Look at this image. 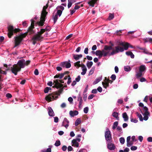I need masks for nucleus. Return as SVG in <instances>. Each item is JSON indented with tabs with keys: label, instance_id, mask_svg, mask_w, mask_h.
Segmentation results:
<instances>
[{
	"label": "nucleus",
	"instance_id": "dca6fc26",
	"mask_svg": "<svg viewBox=\"0 0 152 152\" xmlns=\"http://www.w3.org/2000/svg\"><path fill=\"white\" fill-rule=\"evenodd\" d=\"M104 82H103L102 83V85L103 86V87L104 88H106L107 87H108L109 86V81H111V84L113 82V81L111 80H110L108 79H107L106 77H105V80H104Z\"/></svg>",
	"mask_w": 152,
	"mask_h": 152
},
{
	"label": "nucleus",
	"instance_id": "c85d7f7f",
	"mask_svg": "<svg viewBox=\"0 0 152 152\" xmlns=\"http://www.w3.org/2000/svg\"><path fill=\"white\" fill-rule=\"evenodd\" d=\"M122 117L125 121H127L128 120V117L126 113H124L122 114Z\"/></svg>",
	"mask_w": 152,
	"mask_h": 152
},
{
	"label": "nucleus",
	"instance_id": "6e6d98bb",
	"mask_svg": "<svg viewBox=\"0 0 152 152\" xmlns=\"http://www.w3.org/2000/svg\"><path fill=\"white\" fill-rule=\"evenodd\" d=\"M137 147L136 146H132L131 148V150L132 151H135L137 149Z\"/></svg>",
	"mask_w": 152,
	"mask_h": 152
},
{
	"label": "nucleus",
	"instance_id": "6e6552de",
	"mask_svg": "<svg viewBox=\"0 0 152 152\" xmlns=\"http://www.w3.org/2000/svg\"><path fill=\"white\" fill-rule=\"evenodd\" d=\"M104 136L106 142H112V137L110 131L109 129L107 128L105 132Z\"/></svg>",
	"mask_w": 152,
	"mask_h": 152
},
{
	"label": "nucleus",
	"instance_id": "9d476101",
	"mask_svg": "<svg viewBox=\"0 0 152 152\" xmlns=\"http://www.w3.org/2000/svg\"><path fill=\"white\" fill-rule=\"evenodd\" d=\"M10 69L12 72L15 75H16L17 74V73L21 70L20 68H19L16 64H14L12 66H11Z\"/></svg>",
	"mask_w": 152,
	"mask_h": 152
},
{
	"label": "nucleus",
	"instance_id": "2eb2a0df",
	"mask_svg": "<svg viewBox=\"0 0 152 152\" xmlns=\"http://www.w3.org/2000/svg\"><path fill=\"white\" fill-rule=\"evenodd\" d=\"M22 38L19 37H15V46L14 48H15L18 45L22 40Z\"/></svg>",
	"mask_w": 152,
	"mask_h": 152
},
{
	"label": "nucleus",
	"instance_id": "bf43d9fd",
	"mask_svg": "<svg viewBox=\"0 0 152 152\" xmlns=\"http://www.w3.org/2000/svg\"><path fill=\"white\" fill-rule=\"evenodd\" d=\"M78 152H87V150L85 149H81Z\"/></svg>",
	"mask_w": 152,
	"mask_h": 152
},
{
	"label": "nucleus",
	"instance_id": "e433bc0d",
	"mask_svg": "<svg viewBox=\"0 0 152 152\" xmlns=\"http://www.w3.org/2000/svg\"><path fill=\"white\" fill-rule=\"evenodd\" d=\"M118 122L115 121L114 122L113 124L112 129L113 130L115 129L116 128H117V127L118 126Z\"/></svg>",
	"mask_w": 152,
	"mask_h": 152
},
{
	"label": "nucleus",
	"instance_id": "f704fd0d",
	"mask_svg": "<svg viewBox=\"0 0 152 152\" xmlns=\"http://www.w3.org/2000/svg\"><path fill=\"white\" fill-rule=\"evenodd\" d=\"M102 78L101 77H99L98 78H96L95 80L93 82V84L95 85L98 83L101 80Z\"/></svg>",
	"mask_w": 152,
	"mask_h": 152
},
{
	"label": "nucleus",
	"instance_id": "f03ea898",
	"mask_svg": "<svg viewBox=\"0 0 152 152\" xmlns=\"http://www.w3.org/2000/svg\"><path fill=\"white\" fill-rule=\"evenodd\" d=\"M46 29H41L40 31L37 32V34L34 35L31 38L33 44L34 45L37 43V42L41 40L43 38L42 35L45 32Z\"/></svg>",
	"mask_w": 152,
	"mask_h": 152
},
{
	"label": "nucleus",
	"instance_id": "69168bd1",
	"mask_svg": "<svg viewBox=\"0 0 152 152\" xmlns=\"http://www.w3.org/2000/svg\"><path fill=\"white\" fill-rule=\"evenodd\" d=\"M138 139L140 142L142 141L143 137L142 136H139L138 137Z\"/></svg>",
	"mask_w": 152,
	"mask_h": 152
},
{
	"label": "nucleus",
	"instance_id": "bb28decb",
	"mask_svg": "<svg viewBox=\"0 0 152 152\" xmlns=\"http://www.w3.org/2000/svg\"><path fill=\"white\" fill-rule=\"evenodd\" d=\"M126 54L128 56H130L131 58H134V56L131 51H126Z\"/></svg>",
	"mask_w": 152,
	"mask_h": 152
},
{
	"label": "nucleus",
	"instance_id": "338daca9",
	"mask_svg": "<svg viewBox=\"0 0 152 152\" xmlns=\"http://www.w3.org/2000/svg\"><path fill=\"white\" fill-rule=\"evenodd\" d=\"M146 79L143 77H142L140 79V82H145L146 81Z\"/></svg>",
	"mask_w": 152,
	"mask_h": 152
},
{
	"label": "nucleus",
	"instance_id": "774afa93",
	"mask_svg": "<svg viewBox=\"0 0 152 152\" xmlns=\"http://www.w3.org/2000/svg\"><path fill=\"white\" fill-rule=\"evenodd\" d=\"M6 97H7V98H11L12 97V95H11V94H10V93L7 94H6Z\"/></svg>",
	"mask_w": 152,
	"mask_h": 152
},
{
	"label": "nucleus",
	"instance_id": "37998d69",
	"mask_svg": "<svg viewBox=\"0 0 152 152\" xmlns=\"http://www.w3.org/2000/svg\"><path fill=\"white\" fill-rule=\"evenodd\" d=\"M124 70L126 72H129L130 71V67L129 66H125L124 67Z\"/></svg>",
	"mask_w": 152,
	"mask_h": 152
},
{
	"label": "nucleus",
	"instance_id": "603ef678",
	"mask_svg": "<svg viewBox=\"0 0 152 152\" xmlns=\"http://www.w3.org/2000/svg\"><path fill=\"white\" fill-rule=\"evenodd\" d=\"M110 78L114 81L116 79V76L115 74H113L111 75Z\"/></svg>",
	"mask_w": 152,
	"mask_h": 152
},
{
	"label": "nucleus",
	"instance_id": "5fc2aeb1",
	"mask_svg": "<svg viewBox=\"0 0 152 152\" xmlns=\"http://www.w3.org/2000/svg\"><path fill=\"white\" fill-rule=\"evenodd\" d=\"M68 101L69 102L70 104H72L73 102V99L71 97H69L68 99Z\"/></svg>",
	"mask_w": 152,
	"mask_h": 152
},
{
	"label": "nucleus",
	"instance_id": "052dcab7",
	"mask_svg": "<svg viewBox=\"0 0 152 152\" xmlns=\"http://www.w3.org/2000/svg\"><path fill=\"white\" fill-rule=\"evenodd\" d=\"M54 122L55 123H57L58 121V118L57 117H54Z\"/></svg>",
	"mask_w": 152,
	"mask_h": 152
},
{
	"label": "nucleus",
	"instance_id": "680f3d73",
	"mask_svg": "<svg viewBox=\"0 0 152 152\" xmlns=\"http://www.w3.org/2000/svg\"><path fill=\"white\" fill-rule=\"evenodd\" d=\"M66 74V73L64 72V73H61L60 75H59V79H61L64 76V75Z\"/></svg>",
	"mask_w": 152,
	"mask_h": 152
},
{
	"label": "nucleus",
	"instance_id": "ddd939ff",
	"mask_svg": "<svg viewBox=\"0 0 152 152\" xmlns=\"http://www.w3.org/2000/svg\"><path fill=\"white\" fill-rule=\"evenodd\" d=\"M70 61L69 60L68 61H64L61 62L60 64V65L63 67H66V68H69L71 66L70 64Z\"/></svg>",
	"mask_w": 152,
	"mask_h": 152
},
{
	"label": "nucleus",
	"instance_id": "39448f33",
	"mask_svg": "<svg viewBox=\"0 0 152 152\" xmlns=\"http://www.w3.org/2000/svg\"><path fill=\"white\" fill-rule=\"evenodd\" d=\"M30 63V61L29 60L26 61L24 59H21L18 61L17 64L21 69L24 68L26 66L28 65Z\"/></svg>",
	"mask_w": 152,
	"mask_h": 152
},
{
	"label": "nucleus",
	"instance_id": "a19ab883",
	"mask_svg": "<svg viewBox=\"0 0 152 152\" xmlns=\"http://www.w3.org/2000/svg\"><path fill=\"white\" fill-rule=\"evenodd\" d=\"M119 140L121 144H123L125 142V139L123 137H121L120 138Z\"/></svg>",
	"mask_w": 152,
	"mask_h": 152
},
{
	"label": "nucleus",
	"instance_id": "cd10ccee",
	"mask_svg": "<svg viewBox=\"0 0 152 152\" xmlns=\"http://www.w3.org/2000/svg\"><path fill=\"white\" fill-rule=\"evenodd\" d=\"M143 40L145 43L149 42L151 43H152V38H146L143 39Z\"/></svg>",
	"mask_w": 152,
	"mask_h": 152
},
{
	"label": "nucleus",
	"instance_id": "8fccbe9b",
	"mask_svg": "<svg viewBox=\"0 0 152 152\" xmlns=\"http://www.w3.org/2000/svg\"><path fill=\"white\" fill-rule=\"evenodd\" d=\"M54 23H55L58 19V15H55L53 18Z\"/></svg>",
	"mask_w": 152,
	"mask_h": 152
},
{
	"label": "nucleus",
	"instance_id": "393cba45",
	"mask_svg": "<svg viewBox=\"0 0 152 152\" xmlns=\"http://www.w3.org/2000/svg\"><path fill=\"white\" fill-rule=\"evenodd\" d=\"M97 0H91L88 2V4H89L90 6L94 7V4L96 2Z\"/></svg>",
	"mask_w": 152,
	"mask_h": 152
},
{
	"label": "nucleus",
	"instance_id": "f257e3e1",
	"mask_svg": "<svg viewBox=\"0 0 152 152\" xmlns=\"http://www.w3.org/2000/svg\"><path fill=\"white\" fill-rule=\"evenodd\" d=\"M123 52V49L119 45L115 46L114 49H113L112 47L106 45L104 46V49L103 50L104 57L107 56H113L119 52Z\"/></svg>",
	"mask_w": 152,
	"mask_h": 152
},
{
	"label": "nucleus",
	"instance_id": "7c9ffc66",
	"mask_svg": "<svg viewBox=\"0 0 152 152\" xmlns=\"http://www.w3.org/2000/svg\"><path fill=\"white\" fill-rule=\"evenodd\" d=\"M112 115L114 117L116 118V119L118 120V113L115 112H113L112 113Z\"/></svg>",
	"mask_w": 152,
	"mask_h": 152
},
{
	"label": "nucleus",
	"instance_id": "4d7b16f0",
	"mask_svg": "<svg viewBox=\"0 0 152 152\" xmlns=\"http://www.w3.org/2000/svg\"><path fill=\"white\" fill-rule=\"evenodd\" d=\"M88 85H87L86 86V88H85L83 93H86V92L88 90Z\"/></svg>",
	"mask_w": 152,
	"mask_h": 152
},
{
	"label": "nucleus",
	"instance_id": "0e129e2a",
	"mask_svg": "<svg viewBox=\"0 0 152 152\" xmlns=\"http://www.w3.org/2000/svg\"><path fill=\"white\" fill-rule=\"evenodd\" d=\"M72 36H73L72 34H70L69 35H68V36H67L66 37V39H67V40L71 38V37H72Z\"/></svg>",
	"mask_w": 152,
	"mask_h": 152
},
{
	"label": "nucleus",
	"instance_id": "13d9d810",
	"mask_svg": "<svg viewBox=\"0 0 152 152\" xmlns=\"http://www.w3.org/2000/svg\"><path fill=\"white\" fill-rule=\"evenodd\" d=\"M80 75H78L76 78L75 81L77 82H78L80 81Z\"/></svg>",
	"mask_w": 152,
	"mask_h": 152
},
{
	"label": "nucleus",
	"instance_id": "a211bd4d",
	"mask_svg": "<svg viewBox=\"0 0 152 152\" xmlns=\"http://www.w3.org/2000/svg\"><path fill=\"white\" fill-rule=\"evenodd\" d=\"M69 121L66 118H65L62 122V126L67 129L69 126Z\"/></svg>",
	"mask_w": 152,
	"mask_h": 152
},
{
	"label": "nucleus",
	"instance_id": "3c124183",
	"mask_svg": "<svg viewBox=\"0 0 152 152\" xmlns=\"http://www.w3.org/2000/svg\"><path fill=\"white\" fill-rule=\"evenodd\" d=\"M132 144V143L130 141H128V142H127V146L128 147H130Z\"/></svg>",
	"mask_w": 152,
	"mask_h": 152
},
{
	"label": "nucleus",
	"instance_id": "09e8293b",
	"mask_svg": "<svg viewBox=\"0 0 152 152\" xmlns=\"http://www.w3.org/2000/svg\"><path fill=\"white\" fill-rule=\"evenodd\" d=\"M87 93H84L83 94V99L84 101H86L87 99Z\"/></svg>",
	"mask_w": 152,
	"mask_h": 152
},
{
	"label": "nucleus",
	"instance_id": "0eeeda50",
	"mask_svg": "<svg viewBox=\"0 0 152 152\" xmlns=\"http://www.w3.org/2000/svg\"><path fill=\"white\" fill-rule=\"evenodd\" d=\"M8 35L9 38H11L14 33H17L19 29L18 28L14 29L12 26H10L8 28Z\"/></svg>",
	"mask_w": 152,
	"mask_h": 152
},
{
	"label": "nucleus",
	"instance_id": "4c0bfd02",
	"mask_svg": "<svg viewBox=\"0 0 152 152\" xmlns=\"http://www.w3.org/2000/svg\"><path fill=\"white\" fill-rule=\"evenodd\" d=\"M81 123V120L80 118L77 119L75 122V125L77 126L79 124Z\"/></svg>",
	"mask_w": 152,
	"mask_h": 152
},
{
	"label": "nucleus",
	"instance_id": "c756f323",
	"mask_svg": "<svg viewBox=\"0 0 152 152\" xmlns=\"http://www.w3.org/2000/svg\"><path fill=\"white\" fill-rule=\"evenodd\" d=\"M49 148H48L46 150L44 149L41 150V152H51V146H49Z\"/></svg>",
	"mask_w": 152,
	"mask_h": 152
},
{
	"label": "nucleus",
	"instance_id": "473e14b6",
	"mask_svg": "<svg viewBox=\"0 0 152 152\" xmlns=\"http://www.w3.org/2000/svg\"><path fill=\"white\" fill-rule=\"evenodd\" d=\"M137 116L139 118L140 120L141 121H143L144 120L143 118L142 115L139 113L137 112L136 113Z\"/></svg>",
	"mask_w": 152,
	"mask_h": 152
},
{
	"label": "nucleus",
	"instance_id": "5701e85b",
	"mask_svg": "<svg viewBox=\"0 0 152 152\" xmlns=\"http://www.w3.org/2000/svg\"><path fill=\"white\" fill-rule=\"evenodd\" d=\"M73 57V58L76 61L79 60L80 58L82 57V54H72Z\"/></svg>",
	"mask_w": 152,
	"mask_h": 152
},
{
	"label": "nucleus",
	"instance_id": "864d4df0",
	"mask_svg": "<svg viewBox=\"0 0 152 152\" xmlns=\"http://www.w3.org/2000/svg\"><path fill=\"white\" fill-rule=\"evenodd\" d=\"M71 78L70 76H68V81L67 82V84L68 85H69L71 82Z\"/></svg>",
	"mask_w": 152,
	"mask_h": 152
},
{
	"label": "nucleus",
	"instance_id": "2f4dec72",
	"mask_svg": "<svg viewBox=\"0 0 152 152\" xmlns=\"http://www.w3.org/2000/svg\"><path fill=\"white\" fill-rule=\"evenodd\" d=\"M116 130L117 131L120 132V134L118 135V136L119 137L121 136V134L123 133L122 129L121 127L120 126H118L116 128Z\"/></svg>",
	"mask_w": 152,
	"mask_h": 152
},
{
	"label": "nucleus",
	"instance_id": "ea45409f",
	"mask_svg": "<svg viewBox=\"0 0 152 152\" xmlns=\"http://www.w3.org/2000/svg\"><path fill=\"white\" fill-rule=\"evenodd\" d=\"M130 121L132 122L137 123L138 122V120L136 119V118H133L132 115L130 116Z\"/></svg>",
	"mask_w": 152,
	"mask_h": 152
},
{
	"label": "nucleus",
	"instance_id": "412c9836",
	"mask_svg": "<svg viewBox=\"0 0 152 152\" xmlns=\"http://www.w3.org/2000/svg\"><path fill=\"white\" fill-rule=\"evenodd\" d=\"M53 83H55V86L57 88H60L62 86L61 84L60 83L59 80H55L54 81Z\"/></svg>",
	"mask_w": 152,
	"mask_h": 152
},
{
	"label": "nucleus",
	"instance_id": "4468645a",
	"mask_svg": "<svg viewBox=\"0 0 152 152\" xmlns=\"http://www.w3.org/2000/svg\"><path fill=\"white\" fill-rule=\"evenodd\" d=\"M31 24L30 27H29L28 29V31L30 33V34H32L34 33V30L33 29L34 28V19H32L31 20Z\"/></svg>",
	"mask_w": 152,
	"mask_h": 152
},
{
	"label": "nucleus",
	"instance_id": "c03bdc74",
	"mask_svg": "<svg viewBox=\"0 0 152 152\" xmlns=\"http://www.w3.org/2000/svg\"><path fill=\"white\" fill-rule=\"evenodd\" d=\"M114 17V15L111 13H110L108 17V20H111L113 19Z\"/></svg>",
	"mask_w": 152,
	"mask_h": 152
},
{
	"label": "nucleus",
	"instance_id": "58836bf2",
	"mask_svg": "<svg viewBox=\"0 0 152 152\" xmlns=\"http://www.w3.org/2000/svg\"><path fill=\"white\" fill-rule=\"evenodd\" d=\"M74 3L72 0H68V7L69 8L72 5V4Z\"/></svg>",
	"mask_w": 152,
	"mask_h": 152
},
{
	"label": "nucleus",
	"instance_id": "aec40b11",
	"mask_svg": "<svg viewBox=\"0 0 152 152\" xmlns=\"http://www.w3.org/2000/svg\"><path fill=\"white\" fill-rule=\"evenodd\" d=\"M81 65L82 71L81 72V75H84L86 74L87 71V69L85 65L84 64H82Z\"/></svg>",
	"mask_w": 152,
	"mask_h": 152
},
{
	"label": "nucleus",
	"instance_id": "de8ad7c7",
	"mask_svg": "<svg viewBox=\"0 0 152 152\" xmlns=\"http://www.w3.org/2000/svg\"><path fill=\"white\" fill-rule=\"evenodd\" d=\"M88 107H86L84 108L83 109V111L85 113L87 114L88 113Z\"/></svg>",
	"mask_w": 152,
	"mask_h": 152
},
{
	"label": "nucleus",
	"instance_id": "a18cd8bd",
	"mask_svg": "<svg viewBox=\"0 0 152 152\" xmlns=\"http://www.w3.org/2000/svg\"><path fill=\"white\" fill-rule=\"evenodd\" d=\"M51 90V88H50L48 87H46L45 89L44 92L45 93H48V92L49 91V90Z\"/></svg>",
	"mask_w": 152,
	"mask_h": 152
},
{
	"label": "nucleus",
	"instance_id": "f8f14e48",
	"mask_svg": "<svg viewBox=\"0 0 152 152\" xmlns=\"http://www.w3.org/2000/svg\"><path fill=\"white\" fill-rule=\"evenodd\" d=\"M56 9L57 10V11L56 15H58L59 17H60L63 11L64 10V7L61 5L58 6L56 7Z\"/></svg>",
	"mask_w": 152,
	"mask_h": 152
},
{
	"label": "nucleus",
	"instance_id": "9b49d317",
	"mask_svg": "<svg viewBox=\"0 0 152 152\" xmlns=\"http://www.w3.org/2000/svg\"><path fill=\"white\" fill-rule=\"evenodd\" d=\"M119 45L122 46L124 47H121L123 49V52L124 50H127L129 47L132 48H134V47L132 45H131L128 42H121L119 43Z\"/></svg>",
	"mask_w": 152,
	"mask_h": 152
},
{
	"label": "nucleus",
	"instance_id": "a878e982",
	"mask_svg": "<svg viewBox=\"0 0 152 152\" xmlns=\"http://www.w3.org/2000/svg\"><path fill=\"white\" fill-rule=\"evenodd\" d=\"M82 64H80V61H77L74 63V66L77 69H78L80 67H81Z\"/></svg>",
	"mask_w": 152,
	"mask_h": 152
},
{
	"label": "nucleus",
	"instance_id": "423d86ee",
	"mask_svg": "<svg viewBox=\"0 0 152 152\" xmlns=\"http://www.w3.org/2000/svg\"><path fill=\"white\" fill-rule=\"evenodd\" d=\"M146 69V67L145 65H141L139 68V71L137 72L136 74V77L138 78L141 77L143 73L145 72Z\"/></svg>",
	"mask_w": 152,
	"mask_h": 152
},
{
	"label": "nucleus",
	"instance_id": "e2e57ef3",
	"mask_svg": "<svg viewBox=\"0 0 152 152\" xmlns=\"http://www.w3.org/2000/svg\"><path fill=\"white\" fill-rule=\"evenodd\" d=\"M97 91H98L99 92L101 93L102 91V88L100 86H99L97 88Z\"/></svg>",
	"mask_w": 152,
	"mask_h": 152
},
{
	"label": "nucleus",
	"instance_id": "b1692460",
	"mask_svg": "<svg viewBox=\"0 0 152 152\" xmlns=\"http://www.w3.org/2000/svg\"><path fill=\"white\" fill-rule=\"evenodd\" d=\"M95 54L96 56H99L100 57L102 56H104V53L103 52V50L102 51L97 50L96 51Z\"/></svg>",
	"mask_w": 152,
	"mask_h": 152
},
{
	"label": "nucleus",
	"instance_id": "4be33fe9",
	"mask_svg": "<svg viewBox=\"0 0 152 152\" xmlns=\"http://www.w3.org/2000/svg\"><path fill=\"white\" fill-rule=\"evenodd\" d=\"M69 114L71 117H74L78 114V112L76 110L74 111L71 110L69 111Z\"/></svg>",
	"mask_w": 152,
	"mask_h": 152
},
{
	"label": "nucleus",
	"instance_id": "20e7f679",
	"mask_svg": "<svg viewBox=\"0 0 152 152\" xmlns=\"http://www.w3.org/2000/svg\"><path fill=\"white\" fill-rule=\"evenodd\" d=\"M48 7V5L44 6L42 10V11L41 17L40 18V20L39 22V25L41 26H42L44 24V23L45 21V18L48 12L46 11V9Z\"/></svg>",
	"mask_w": 152,
	"mask_h": 152
},
{
	"label": "nucleus",
	"instance_id": "1a4fd4ad",
	"mask_svg": "<svg viewBox=\"0 0 152 152\" xmlns=\"http://www.w3.org/2000/svg\"><path fill=\"white\" fill-rule=\"evenodd\" d=\"M58 98L57 94H56L53 93L50 94L47 96L45 97V99L47 101L50 102L53 100L56 99Z\"/></svg>",
	"mask_w": 152,
	"mask_h": 152
},
{
	"label": "nucleus",
	"instance_id": "7ed1b4c3",
	"mask_svg": "<svg viewBox=\"0 0 152 152\" xmlns=\"http://www.w3.org/2000/svg\"><path fill=\"white\" fill-rule=\"evenodd\" d=\"M139 105L140 107H142V110L141 111V112L144 116V120H147L149 116L150 115V113L148 111V108L146 106H144L143 104L141 102L139 103Z\"/></svg>",
	"mask_w": 152,
	"mask_h": 152
},
{
	"label": "nucleus",
	"instance_id": "6ab92c4d",
	"mask_svg": "<svg viewBox=\"0 0 152 152\" xmlns=\"http://www.w3.org/2000/svg\"><path fill=\"white\" fill-rule=\"evenodd\" d=\"M48 111L49 116L51 117H53L55 116V114L51 107H49L48 108Z\"/></svg>",
	"mask_w": 152,
	"mask_h": 152
},
{
	"label": "nucleus",
	"instance_id": "79ce46f5",
	"mask_svg": "<svg viewBox=\"0 0 152 152\" xmlns=\"http://www.w3.org/2000/svg\"><path fill=\"white\" fill-rule=\"evenodd\" d=\"M61 144L59 140H57L56 141L55 143V145L56 147L59 146Z\"/></svg>",
	"mask_w": 152,
	"mask_h": 152
},
{
	"label": "nucleus",
	"instance_id": "c9c22d12",
	"mask_svg": "<svg viewBox=\"0 0 152 152\" xmlns=\"http://www.w3.org/2000/svg\"><path fill=\"white\" fill-rule=\"evenodd\" d=\"M93 63L92 61H88L86 65L88 69L90 68L93 65Z\"/></svg>",
	"mask_w": 152,
	"mask_h": 152
},
{
	"label": "nucleus",
	"instance_id": "49530a36",
	"mask_svg": "<svg viewBox=\"0 0 152 152\" xmlns=\"http://www.w3.org/2000/svg\"><path fill=\"white\" fill-rule=\"evenodd\" d=\"M95 69L94 68H92L90 70V71L89 73V75H91L94 72V71Z\"/></svg>",
	"mask_w": 152,
	"mask_h": 152
},
{
	"label": "nucleus",
	"instance_id": "f3484780",
	"mask_svg": "<svg viewBox=\"0 0 152 152\" xmlns=\"http://www.w3.org/2000/svg\"><path fill=\"white\" fill-rule=\"evenodd\" d=\"M112 142H106L107 148L110 150H114L115 149V146L114 144L111 143Z\"/></svg>",
	"mask_w": 152,
	"mask_h": 152
},
{
	"label": "nucleus",
	"instance_id": "72a5a7b5",
	"mask_svg": "<svg viewBox=\"0 0 152 152\" xmlns=\"http://www.w3.org/2000/svg\"><path fill=\"white\" fill-rule=\"evenodd\" d=\"M77 101L79 102L78 107L80 109H81L82 107V104L83 102V100L82 99L80 98L79 100H77Z\"/></svg>",
	"mask_w": 152,
	"mask_h": 152
}]
</instances>
